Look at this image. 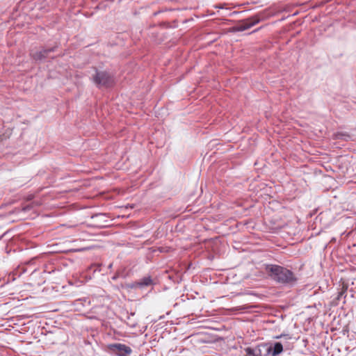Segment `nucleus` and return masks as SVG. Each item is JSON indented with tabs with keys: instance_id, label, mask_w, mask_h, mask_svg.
<instances>
[{
	"instance_id": "nucleus-1",
	"label": "nucleus",
	"mask_w": 356,
	"mask_h": 356,
	"mask_svg": "<svg viewBox=\"0 0 356 356\" xmlns=\"http://www.w3.org/2000/svg\"><path fill=\"white\" fill-rule=\"evenodd\" d=\"M266 271L269 277L277 283L289 286H294L297 277L289 269L275 264H267Z\"/></svg>"
},
{
	"instance_id": "nucleus-2",
	"label": "nucleus",
	"mask_w": 356,
	"mask_h": 356,
	"mask_svg": "<svg viewBox=\"0 0 356 356\" xmlns=\"http://www.w3.org/2000/svg\"><path fill=\"white\" fill-rule=\"evenodd\" d=\"M281 342H269L261 343L254 348L244 349L245 356H277L283 352Z\"/></svg>"
},
{
	"instance_id": "nucleus-3",
	"label": "nucleus",
	"mask_w": 356,
	"mask_h": 356,
	"mask_svg": "<svg viewBox=\"0 0 356 356\" xmlns=\"http://www.w3.org/2000/svg\"><path fill=\"white\" fill-rule=\"evenodd\" d=\"M93 81L98 87H110L114 83L113 76L105 71H97Z\"/></svg>"
},
{
	"instance_id": "nucleus-4",
	"label": "nucleus",
	"mask_w": 356,
	"mask_h": 356,
	"mask_svg": "<svg viewBox=\"0 0 356 356\" xmlns=\"http://www.w3.org/2000/svg\"><path fill=\"white\" fill-rule=\"evenodd\" d=\"M108 349L118 356H127L131 355L132 350L129 346L122 343H111L108 346Z\"/></svg>"
},
{
	"instance_id": "nucleus-5",
	"label": "nucleus",
	"mask_w": 356,
	"mask_h": 356,
	"mask_svg": "<svg viewBox=\"0 0 356 356\" xmlns=\"http://www.w3.org/2000/svg\"><path fill=\"white\" fill-rule=\"evenodd\" d=\"M56 49V46L49 48H43L40 51H31V56L35 61H42L47 58L49 53L55 51Z\"/></svg>"
},
{
	"instance_id": "nucleus-6",
	"label": "nucleus",
	"mask_w": 356,
	"mask_h": 356,
	"mask_svg": "<svg viewBox=\"0 0 356 356\" xmlns=\"http://www.w3.org/2000/svg\"><path fill=\"white\" fill-rule=\"evenodd\" d=\"M259 16H254L242 22L238 26L237 30L243 31L248 30L260 22Z\"/></svg>"
},
{
	"instance_id": "nucleus-7",
	"label": "nucleus",
	"mask_w": 356,
	"mask_h": 356,
	"mask_svg": "<svg viewBox=\"0 0 356 356\" xmlns=\"http://www.w3.org/2000/svg\"><path fill=\"white\" fill-rule=\"evenodd\" d=\"M153 284V281L151 277H144L142 279L139 280L136 282V284L139 285L140 289H143L144 287L150 286Z\"/></svg>"
},
{
	"instance_id": "nucleus-8",
	"label": "nucleus",
	"mask_w": 356,
	"mask_h": 356,
	"mask_svg": "<svg viewBox=\"0 0 356 356\" xmlns=\"http://www.w3.org/2000/svg\"><path fill=\"white\" fill-rule=\"evenodd\" d=\"M334 138L347 141L350 138V136L346 133H337L334 135Z\"/></svg>"
},
{
	"instance_id": "nucleus-9",
	"label": "nucleus",
	"mask_w": 356,
	"mask_h": 356,
	"mask_svg": "<svg viewBox=\"0 0 356 356\" xmlns=\"http://www.w3.org/2000/svg\"><path fill=\"white\" fill-rule=\"evenodd\" d=\"M126 287L127 289H135V288H139V285L136 284V282L131 283V284H127Z\"/></svg>"
},
{
	"instance_id": "nucleus-10",
	"label": "nucleus",
	"mask_w": 356,
	"mask_h": 356,
	"mask_svg": "<svg viewBox=\"0 0 356 356\" xmlns=\"http://www.w3.org/2000/svg\"><path fill=\"white\" fill-rule=\"evenodd\" d=\"M282 337V335H280V336L276 337L275 338H276V339H280V338H281Z\"/></svg>"
},
{
	"instance_id": "nucleus-11",
	"label": "nucleus",
	"mask_w": 356,
	"mask_h": 356,
	"mask_svg": "<svg viewBox=\"0 0 356 356\" xmlns=\"http://www.w3.org/2000/svg\"><path fill=\"white\" fill-rule=\"evenodd\" d=\"M342 294H343V292H341V293H339V297L340 296H341Z\"/></svg>"
}]
</instances>
